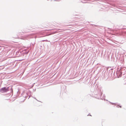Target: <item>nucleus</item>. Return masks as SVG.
<instances>
[{
    "label": "nucleus",
    "instance_id": "nucleus-17",
    "mask_svg": "<svg viewBox=\"0 0 126 126\" xmlns=\"http://www.w3.org/2000/svg\"><path fill=\"white\" fill-rule=\"evenodd\" d=\"M34 90V91H35V90Z\"/></svg>",
    "mask_w": 126,
    "mask_h": 126
},
{
    "label": "nucleus",
    "instance_id": "nucleus-10",
    "mask_svg": "<svg viewBox=\"0 0 126 126\" xmlns=\"http://www.w3.org/2000/svg\"><path fill=\"white\" fill-rule=\"evenodd\" d=\"M44 41H45L46 42H49V41H48L47 40H43L42 41L44 42Z\"/></svg>",
    "mask_w": 126,
    "mask_h": 126
},
{
    "label": "nucleus",
    "instance_id": "nucleus-14",
    "mask_svg": "<svg viewBox=\"0 0 126 126\" xmlns=\"http://www.w3.org/2000/svg\"><path fill=\"white\" fill-rule=\"evenodd\" d=\"M34 98L35 99H36V100L37 101H39L38 100H37L36 99V98L35 97H34Z\"/></svg>",
    "mask_w": 126,
    "mask_h": 126
},
{
    "label": "nucleus",
    "instance_id": "nucleus-16",
    "mask_svg": "<svg viewBox=\"0 0 126 126\" xmlns=\"http://www.w3.org/2000/svg\"><path fill=\"white\" fill-rule=\"evenodd\" d=\"M30 96H29V98H28V99H29V98L30 97Z\"/></svg>",
    "mask_w": 126,
    "mask_h": 126
},
{
    "label": "nucleus",
    "instance_id": "nucleus-2",
    "mask_svg": "<svg viewBox=\"0 0 126 126\" xmlns=\"http://www.w3.org/2000/svg\"><path fill=\"white\" fill-rule=\"evenodd\" d=\"M126 72V68L125 67H121L119 70L117 71L116 74L118 78L121 77L122 75H124Z\"/></svg>",
    "mask_w": 126,
    "mask_h": 126
},
{
    "label": "nucleus",
    "instance_id": "nucleus-12",
    "mask_svg": "<svg viewBox=\"0 0 126 126\" xmlns=\"http://www.w3.org/2000/svg\"><path fill=\"white\" fill-rule=\"evenodd\" d=\"M27 36L29 38H31V36L30 35H27Z\"/></svg>",
    "mask_w": 126,
    "mask_h": 126
},
{
    "label": "nucleus",
    "instance_id": "nucleus-5",
    "mask_svg": "<svg viewBox=\"0 0 126 126\" xmlns=\"http://www.w3.org/2000/svg\"><path fill=\"white\" fill-rule=\"evenodd\" d=\"M15 55L16 57L21 56L22 55V53L20 51H17L15 53Z\"/></svg>",
    "mask_w": 126,
    "mask_h": 126
},
{
    "label": "nucleus",
    "instance_id": "nucleus-11",
    "mask_svg": "<svg viewBox=\"0 0 126 126\" xmlns=\"http://www.w3.org/2000/svg\"><path fill=\"white\" fill-rule=\"evenodd\" d=\"M111 103L112 105L114 104V105H116V103Z\"/></svg>",
    "mask_w": 126,
    "mask_h": 126
},
{
    "label": "nucleus",
    "instance_id": "nucleus-8",
    "mask_svg": "<svg viewBox=\"0 0 126 126\" xmlns=\"http://www.w3.org/2000/svg\"><path fill=\"white\" fill-rule=\"evenodd\" d=\"M26 95L25 96L24 95H23V97H25V98H26L27 97L28 95L26 93Z\"/></svg>",
    "mask_w": 126,
    "mask_h": 126
},
{
    "label": "nucleus",
    "instance_id": "nucleus-3",
    "mask_svg": "<svg viewBox=\"0 0 126 126\" xmlns=\"http://www.w3.org/2000/svg\"><path fill=\"white\" fill-rule=\"evenodd\" d=\"M9 89L11 90V91L13 92V90L12 87H4L1 88L0 89V92L1 93L6 92L9 91Z\"/></svg>",
    "mask_w": 126,
    "mask_h": 126
},
{
    "label": "nucleus",
    "instance_id": "nucleus-7",
    "mask_svg": "<svg viewBox=\"0 0 126 126\" xmlns=\"http://www.w3.org/2000/svg\"><path fill=\"white\" fill-rule=\"evenodd\" d=\"M116 107L118 108H121L122 106L120 105H119L117 104L116 105Z\"/></svg>",
    "mask_w": 126,
    "mask_h": 126
},
{
    "label": "nucleus",
    "instance_id": "nucleus-9",
    "mask_svg": "<svg viewBox=\"0 0 126 126\" xmlns=\"http://www.w3.org/2000/svg\"><path fill=\"white\" fill-rule=\"evenodd\" d=\"M124 29H124V28L122 29V33L121 34H123V33H124V32L123 31V30Z\"/></svg>",
    "mask_w": 126,
    "mask_h": 126
},
{
    "label": "nucleus",
    "instance_id": "nucleus-6",
    "mask_svg": "<svg viewBox=\"0 0 126 126\" xmlns=\"http://www.w3.org/2000/svg\"><path fill=\"white\" fill-rule=\"evenodd\" d=\"M112 70H109L108 73V77H111L112 74Z\"/></svg>",
    "mask_w": 126,
    "mask_h": 126
},
{
    "label": "nucleus",
    "instance_id": "nucleus-15",
    "mask_svg": "<svg viewBox=\"0 0 126 126\" xmlns=\"http://www.w3.org/2000/svg\"><path fill=\"white\" fill-rule=\"evenodd\" d=\"M28 52H26V54H25V55H26V54H27L28 53Z\"/></svg>",
    "mask_w": 126,
    "mask_h": 126
},
{
    "label": "nucleus",
    "instance_id": "nucleus-13",
    "mask_svg": "<svg viewBox=\"0 0 126 126\" xmlns=\"http://www.w3.org/2000/svg\"><path fill=\"white\" fill-rule=\"evenodd\" d=\"M107 72H108V71H107L106 72V71H105V72L104 73L105 74H106V73H107Z\"/></svg>",
    "mask_w": 126,
    "mask_h": 126
},
{
    "label": "nucleus",
    "instance_id": "nucleus-18",
    "mask_svg": "<svg viewBox=\"0 0 126 126\" xmlns=\"http://www.w3.org/2000/svg\"><path fill=\"white\" fill-rule=\"evenodd\" d=\"M25 99H26V98H25V99H24V100H25Z\"/></svg>",
    "mask_w": 126,
    "mask_h": 126
},
{
    "label": "nucleus",
    "instance_id": "nucleus-4",
    "mask_svg": "<svg viewBox=\"0 0 126 126\" xmlns=\"http://www.w3.org/2000/svg\"><path fill=\"white\" fill-rule=\"evenodd\" d=\"M54 33H51L50 32H41L39 33L40 35V37H45L50 35L54 34Z\"/></svg>",
    "mask_w": 126,
    "mask_h": 126
},
{
    "label": "nucleus",
    "instance_id": "nucleus-1",
    "mask_svg": "<svg viewBox=\"0 0 126 126\" xmlns=\"http://www.w3.org/2000/svg\"><path fill=\"white\" fill-rule=\"evenodd\" d=\"M103 91L102 88L101 87L95 88L93 91V94L95 98L98 99H101Z\"/></svg>",
    "mask_w": 126,
    "mask_h": 126
}]
</instances>
